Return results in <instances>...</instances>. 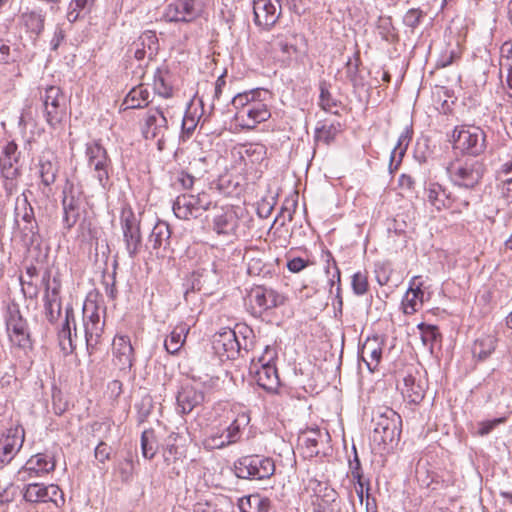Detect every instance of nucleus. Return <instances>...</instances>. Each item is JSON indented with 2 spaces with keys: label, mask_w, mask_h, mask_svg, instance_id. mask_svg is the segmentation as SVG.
<instances>
[{
  "label": "nucleus",
  "mask_w": 512,
  "mask_h": 512,
  "mask_svg": "<svg viewBox=\"0 0 512 512\" xmlns=\"http://www.w3.org/2000/svg\"><path fill=\"white\" fill-rule=\"evenodd\" d=\"M5 323L9 340L14 346L24 350L32 347L27 321L21 315L17 305L8 306Z\"/></svg>",
  "instance_id": "6"
},
{
  "label": "nucleus",
  "mask_w": 512,
  "mask_h": 512,
  "mask_svg": "<svg viewBox=\"0 0 512 512\" xmlns=\"http://www.w3.org/2000/svg\"><path fill=\"white\" fill-rule=\"evenodd\" d=\"M86 157L88 166L93 170L94 177L99 184L106 188L110 180V172L112 171V162L106 149L99 141H92L86 145Z\"/></svg>",
  "instance_id": "7"
},
{
  "label": "nucleus",
  "mask_w": 512,
  "mask_h": 512,
  "mask_svg": "<svg viewBox=\"0 0 512 512\" xmlns=\"http://www.w3.org/2000/svg\"><path fill=\"white\" fill-rule=\"evenodd\" d=\"M205 396L201 390L193 385H184L177 393V409L182 414L190 413L194 408L204 402Z\"/></svg>",
  "instance_id": "26"
},
{
  "label": "nucleus",
  "mask_w": 512,
  "mask_h": 512,
  "mask_svg": "<svg viewBox=\"0 0 512 512\" xmlns=\"http://www.w3.org/2000/svg\"><path fill=\"white\" fill-rule=\"evenodd\" d=\"M497 338L492 334H483L478 337L472 346L473 356L479 360L488 358L496 348Z\"/></svg>",
  "instance_id": "35"
},
{
  "label": "nucleus",
  "mask_w": 512,
  "mask_h": 512,
  "mask_svg": "<svg viewBox=\"0 0 512 512\" xmlns=\"http://www.w3.org/2000/svg\"><path fill=\"white\" fill-rule=\"evenodd\" d=\"M134 46V57L137 60H143L146 57L148 59H153V57L156 56L159 49V43L156 33L153 31H145L134 43Z\"/></svg>",
  "instance_id": "29"
},
{
  "label": "nucleus",
  "mask_w": 512,
  "mask_h": 512,
  "mask_svg": "<svg viewBox=\"0 0 512 512\" xmlns=\"http://www.w3.org/2000/svg\"><path fill=\"white\" fill-rule=\"evenodd\" d=\"M102 323L84 321V334L87 346H95L102 332Z\"/></svg>",
  "instance_id": "49"
},
{
  "label": "nucleus",
  "mask_w": 512,
  "mask_h": 512,
  "mask_svg": "<svg viewBox=\"0 0 512 512\" xmlns=\"http://www.w3.org/2000/svg\"><path fill=\"white\" fill-rule=\"evenodd\" d=\"M291 38H295L293 34H290L289 36H284L282 34H279L275 38L276 45L279 46L281 51L285 54L290 55L291 53L296 52L295 45L290 41Z\"/></svg>",
  "instance_id": "56"
},
{
  "label": "nucleus",
  "mask_w": 512,
  "mask_h": 512,
  "mask_svg": "<svg viewBox=\"0 0 512 512\" xmlns=\"http://www.w3.org/2000/svg\"><path fill=\"white\" fill-rule=\"evenodd\" d=\"M500 72H506L507 93L512 98V43L505 42L501 46Z\"/></svg>",
  "instance_id": "37"
},
{
  "label": "nucleus",
  "mask_w": 512,
  "mask_h": 512,
  "mask_svg": "<svg viewBox=\"0 0 512 512\" xmlns=\"http://www.w3.org/2000/svg\"><path fill=\"white\" fill-rule=\"evenodd\" d=\"M352 289L356 295H364L368 291V279L365 273L357 272L352 276Z\"/></svg>",
  "instance_id": "53"
},
{
  "label": "nucleus",
  "mask_w": 512,
  "mask_h": 512,
  "mask_svg": "<svg viewBox=\"0 0 512 512\" xmlns=\"http://www.w3.org/2000/svg\"><path fill=\"white\" fill-rule=\"evenodd\" d=\"M504 422V418H496L493 420H487L479 423L478 434L481 436L488 435L491 431L495 429L497 425Z\"/></svg>",
  "instance_id": "62"
},
{
  "label": "nucleus",
  "mask_w": 512,
  "mask_h": 512,
  "mask_svg": "<svg viewBox=\"0 0 512 512\" xmlns=\"http://www.w3.org/2000/svg\"><path fill=\"white\" fill-rule=\"evenodd\" d=\"M354 450V459L349 461V468L352 475L353 480L360 481L363 478L361 463L357 455L356 448L353 447Z\"/></svg>",
  "instance_id": "60"
},
{
  "label": "nucleus",
  "mask_w": 512,
  "mask_h": 512,
  "mask_svg": "<svg viewBox=\"0 0 512 512\" xmlns=\"http://www.w3.org/2000/svg\"><path fill=\"white\" fill-rule=\"evenodd\" d=\"M45 502H53L57 507H61L65 503L62 490L54 484L45 486Z\"/></svg>",
  "instance_id": "52"
},
{
  "label": "nucleus",
  "mask_w": 512,
  "mask_h": 512,
  "mask_svg": "<svg viewBox=\"0 0 512 512\" xmlns=\"http://www.w3.org/2000/svg\"><path fill=\"white\" fill-rule=\"evenodd\" d=\"M118 470L122 481H130L134 473L133 460L131 458H125L122 462L119 463Z\"/></svg>",
  "instance_id": "57"
},
{
  "label": "nucleus",
  "mask_w": 512,
  "mask_h": 512,
  "mask_svg": "<svg viewBox=\"0 0 512 512\" xmlns=\"http://www.w3.org/2000/svg\"><path fill=\"white\" fill-rule=\"evenodd\" d=\"M112 448L105 442L101 441L95 448V458L100 462L104 463L110 458Z\"/></svg>",
  "instance_id": "61"
},
{
  "label": "nucleus",
  "mask_w": 512,
  "mask_h": 512,
  "mask_svg": "<svg viewBox=\"0 0 512 512\" xmlns=\"http://www.w3.org/2000/svg\"><path fill=\"white\" fill-rule=\"evenodd\" d=\"M240 512H269L270 500L258 494L249 495L239 500Z\"/></svg>",
  "instance_id": "36"
},
{
  "label": "nucleus",
  "mask_w": 512,
  "mask_h": 512,
  "mask_svg": "<svg viewBox=\"0 0 512 512\" xmlns=\"http://www.w3.org/2000/svg\"><path fill=\"white\" fill-rule=\"evenodd\" d=\"M200 13L196 0H177L168 5L165 18L169 22H190Z\"/></svg>",
  "instance_id": "23"
},
{
  "label": "nucleus",
  "mask_w": 512,
  "mask_h": 512,
  "mask_svg": "<svg viewBox=\"0 0 512 512\" xmlns=\"http://www.w3.org/2000/svg\"><path fill=\"white\" fill-rule=\"evenodd\" d=\"M359 53H355L352 58H349L345 64L346 78L354 85H358L359 79V65H360Z\"/></svg>",
  "instance_id": "47"
},
{
  "label": "nucleus",
  "mask_w": 512,
  "mask_h": 512,
  "mask_svg": "<svg viewBox=\"0 0 512 512\" xmlns=\"http://www.w3.org/2000/svg\"><path fill=\"white\" fill-rule=\"evenodd\" d=\"M318 431H311L308 435L303 438V444L308 449L310 456L318 454Z\"/></svg>",
  "instance_id": "59"
},
{
  "label": "nucleus",
  "mask_w": 512,
  "mask_h": 512,
  "mask_svg": "<svg viewBox=\"0 0 512 512\" xmlns=\"http://www.w3.org/2000/svg\"><path fill=\"white\" fill-rule=\"evenodd\" d=\"M423 296L421 288H410L402 301L403 312L407 315L415 313L421 306Z\"/></svg>",
  "instance_id": "40"
},
{
  "label": "nucleus",
  "mask_w": 512,
  "mask_h": 512,
  "mask_svg": "<svg viewBox=\"0 0 512 512\" xmlns=\"http://www.w3.org/2000/svg\"><path fill=\"white\" fill-rule=\"evenodd\" d=\"M271 117L267 105L260 100L253 102L243 108L242 111L235 113V120L242 128L248 130L254 129L259 123L267 121Z\"/></svg>",
  "instance_id": "19"
},
{
  "label": "nucleus",
  "mask_w": 512,
  "mask_h": 512,
  "mask_svg": "<svg viewBox=\"0 0 512 512\" xmlns=\"http://www.w3.org/2000/svg\"><path fill=\"white\" fill-rule=\"evenodd\" d=\"M84 321L101 323L100 316L97 311V307L92 305L91 307L85 306L83 309Z\"/></svg>",
  "instance_id": "64"
},
{
  "label": "nucleus",
  "mask_w": 512,
  "mask_h": 512,
  "mask_svg": "<svg viewBox=\"0 0 512 512\" xmlns=\"http://www.w3.org/2000/svg\"><path fill=\"white\" fill-rule=\"evenodd\" d=\"M238 227V216L231 206L221 207L213 218V230L218 235H231Z\"/></svg>",
  "instance_id": "28"
},
{
  "label": "nucleus",
  "mask_w": 512,
  "mask_h": 512,
  "mask_svg": "<svg viewBox=\"0 0 512 512\" xmlns=\"http://www.w3.org/2000/svg\"><path fill=\"white\" fill-rule=\"evenodd\" d=\"M72 329L74 330V337L76 338L77 332L74 312L71 307H66L65 322L58 334L60 345L65 353H71L75 348Z\"/></svg>",
  "instance_id": "30"
},
{
  "label": "nucleus",
  "mask_w": 512,
  "mask_h": 512,
  "mask_svg": "<svg viewBox=\"0 0 512 512\" xmlns=\"http://www.w3.org/2000/svg\"><path fill=\"white\" fill-rule=\"evenodd\" d=\"M253 13L255 24L269 30L281 15L280 0H253Z\"/></svg>",
  "instance_id": "18"
},
{
  "label": "nucleus",
  "mask_w": 512,
  "mask_h": 512,
  "mask_svg": "<svg viewBox=\"0 0 512 512\" xmlns=\"http://www.w3.org/2000/svg\"><path fill=\"white\" fill-rule=\"evenodd\" d=\"M42 283L45 286L44 311L47 320L51 323L57 321L61 314L60 283L54 278L51 285V274L45 271L42 275Z\"/></svg>",
  "instance_id": "16"
},
{
  "label": "nucleus",
  "mask_w": 512,
  "mask_h": 512,
  "mask_svg": "<svg viewBox=\"0 0 512 512\" xmlns=\"http://www.w3.org/2000/svg\"><path fill=\"white\" fill-rule=\"evenodd\" d=\"M16 223L20 226L25 241L33 243L38 234V224L34 209L28 201L26 192H23L15 204Z\"/></svg>",
  "instance_id": "14"
},
{
  "label": "nucleus",
  "mask_w": 512,
  "mask_h": 512,
  "mask_svg": "<svg viewBox=\"0 0 512 512\" xmlns=\"http://www.w3.org/2000/svg\"><path fill=\"white\" fill-rule=\"evenodd\" d=\"M260 95L258 90H252L244 93H239L235 95L231 101L233 107L236 109V112L242 111L243 108L248 105H252L253 102L257 101V97Z\"/></svg>",
  "instance_id": "45"
},
{
  "label": "nucleus",
  "mask_w": 512,
  "mask_h": 512,
  "mask_svg": "<svg viewBox=\"0 0 512 512\" xmlns=\"http://www.w3.org/2000/svg\"><path fill=\"white\" fill-rule=\"evenodd\" d=\"M235 475L245 480L269 479L275 473V463L270 457L261 455L242 456L234 462Z\"/></svg>",
  "instance_id": "2"
},
{
  "label": "nucleus",
  "mask_w": 512,
  "mask_h": 512,
  "mask_svg": "<svg viewBox=\"0 0 512 512\" xmlns=\"http://www.w3.org/2000/svg\"><path fill=\"white\" fill-rule=\"evenodd\" d=\"M20 23L28 32L38 36L44 29L45 14L38 9H26L20 15Z\"/></svg>",
  "instance_id": "34"
},
{
  "label": "nucleus",
  "mask_w": 512,
  "mask_h": 512,
  "mask_svg": "<svg viewBox=\"0 0 512 512\" xmlns=\"http://www.w3.org/2000/svg\"><path fill=\"white\" fill-rule=\"evenodd\" d=\"M446 170L454 185L473 189L481 182L485 167L480 160L467 158L452 161Z\"/></svg>",
  "instance_id": "1"
},
{
  "label": "nucleus",
  "mask_w": 512,
  "mask_h": 512,
  "mask_svg": "<svg viewBox=\"0 0 512 512\" xmlns=\"http://www.w3.org/2000/svg\"><path fill=\"white\" fill-rule=\"evenodd\" d=\"M384 339L379 336L368 337L359 350V358L370 372H374L381 362Z\"/></svg>",
  "instance_id": "22"
},
{
  "label": "nucleus",
  "mask_w": 512,
  "mask_h": 512,
  "mask_svg": "<svg viewBox=\"0 0 512 512\" xmlns=\"http://www.w3.org/2000/svg\"><path fill=\"white\" fill-rule=\"evenodd\" d=\"M469 205L470 200L467 197L463 198L450 193L449 204L446 209H450L454 213H462L464 210L468 209Z\"/></svg>",
  "instance_id": "54"
},
{
  "label": "nucleus",
  "mask_w": 512,
  "mask_h": 512,
  "mask_svg": "<svg viewBox=\"0 0 512 512\" xmlns=\"http://www.w3.org/2000/svg\"><path fill=\"white\" fill-rule=\"evenodd\" d=\"M154 91L161 97L169 98L172 96V87L166 83V78L161 70H157L154 74Z\"/></svg>",
  "instance_id": "50"
},
{
  "label": "nucleus",
  "mask_w": 512,
  "mask_h": 512,
  "mask_svg": "<svg viewBox=\"0 0 512 512\" xmlns=\"http://www.w3.org/2000/svg\"><path fill=\"white\" fill-rule=\"evenodd\" d=\"M376 29L377 33L381 36L383 40L387 42L395 41L396 33L391 18H379Z\"/></svg>",
  "instance_id": "48"
},
{
  "label": "nucleus",
  "mask_w": 512,
  "mask_h": 512,
  "mask_svg": "<svg viewBox=\"0 0 512 512\" xmlns=\"http://www.w3.org/2000/svg\"><path fill=\"white\" fill-rule=\"evenodd\" d=\"M142 455L146 459H152L157 452V440L152 429L144 430L141 435Z\"/></svg>",
  "instance_id": "44"
},
{
  "label": "nucleus",
  "mask_w": 512,
  "mask_h": 512,
  "mask_svg": "<svg viewBox=\"0 0 512 512\" xmlns=\"http://www.w3.org/2000/svg\"><path fill=\"white\" fill-rule=\"evenodd\" d=\"M276 357V352L269 345L265 346L264 353L259 357L260 368L255 371L257 384L268 392H277L280 380L277 368L271 362Z\"/></svg>",
  "instance_id": "11"
},
{
  "label": "nucleus",
  "mask_w": 512,
  "mask_h": 512,
  "mask_svg": "<svg viewBox=\"0 0 512 512\" xmlns=\"http://www.w3.org/2000/svg\"><path fill=\"white\" fill-rule=\"evenodd\" d=\"M336 135V128L333 125L330 126H323L322 128L317 130V139L321 140L325 143H329L331 140L334 139Z\"/></svg>",
  "instance_id": "63"
},
{
  "label": "nucleus",
  "mask_w": 512,
  "mask_h": 512,
  "mask_svg": "<svg viewBox=\"0 0 512 512\" xmlns=\"http://www.w3.org/2000/svg\"><path fill=\"white\" fill-rule=\"evenodd\" d=\"M24 429L21 426L11 427L0 438V468L10 463L24 443Z\"/></svg>",
  "instance_id": "17"
},
{
  "label": "nucleus",
  "mask_w": 512,
  "mask_h": 512,
  "mask_svg": "<svg viewBox=\"0 0 512 512\" xmlns=\"http://www.w3.org/2000/svg\"><path fill=\"white\" fill-rule=\"evenodd\" d=\"M142 136L146 140H155L158 150L162 151L166 143L168 120L160 107L150 108L140 123Z\"/></svg>",
  "instance_id": "4"
},
{
  "label": "nucleus",
  "mask_w": 512,
  "mask_h": 512,
  "mask_svg": "<svg viewBox=\"0 0 512 512\" xmlns=\"http://www.w3.org/2000/svg\"><path fill=\"white\" fill-rule=\"evenodd\" d=\"M113 364L119 369L120 376L129 379L134 378L131 373L135 356L130 338L126 335H116L112 343Z\"/></svg>",
  "instance_id": "13"
},
{
  "label": "nucleus",
  "mask_w": 512,
  "mask_h": 512,
  "mask_svg": "<svg viewBox=\"0 0 512 512\" xmlns=\"http://www.w3.org/2000/svg\"><path fill=\"white\" fill-rule=\"evenodd\" d=\"M172 440L175 439L172 436H169L167 439V443L162 451L164 462L167 465L175 463L181 457V452L179 451V448L172 442Z\"/></svg>",
  "instance_id": "51"
},
{
  "label": "nucleus",
  "mask_w": 512,
  "mask_h": 512,
  "mask_svg": "<svg viewBox=\"0 0 512 512\" xmlns=\"http://www.w3.org/2000/svg\"><path fill=\"white\" fill-rule=\"evenodd\" d=\"M38 175L45 187H50L57 178L59 172V160L50 149H45L38 159Z\"/></svg>",
  "instance_id": "24"
},
{
  "label": "nucleus",
  "mask_w": 512,
  "mask_h": 512,
  "mask_svg": "<svg viewBox=\"0 0 512 512\" xmlns=\"http://www.w3.org/2000/svg\"><path fill=\"white\" fill-rule=\"evenodd\" d=\"M150 103V92L143 84L133 87L126 95L122 106L123 109H141Z\"/></svg>",
  "instance_id": "33"
},
{
  "label": "nucleus",
  "mask_w": 512,
  "mask_h": 512,
  "mask_svg": "<svg viewBox=\"0 0 512 512\" xmlns=\"http://www.w3.org/2000/svg\"><path fill=\"white\" fill-rule=\"evenodd\" d=\"M21 152L14 141L7 142L0 153V172L2 177L20 176Z\"/></svg>",
  "instance_id": "21"
},
{
  "label": "nucleus",
  "mask_w": 512,
  "mask_h": 512,
  "mask_svg": "<svg viewBox=\"0 0 512 512\" xmlns=\"http://www.w3.org/2000/svg\"><path fill=\"white\" fill-rule=\"evenodd\" d=\"M319 105L321 108L327 112H332L333 107L336 106L335 101L332 99L330 92L328 89L322 85L320 87V100Z\"/></svg>",
  "instance_id": "58"
},
{
  "label": "nucleus",
  "mask_w": 512,
  "mask_h": 512,
  "mask_svg": "<svg viewBox=\"0 0 512 512\" xmlns=\"http://www.w3.org/2000/svg\"><path fill=\"white\" fill-rule=\"evenodd\" d=\"M423 16L424 13L420 9H410L405 13L403 22L407 27L415 29L420 24Z\"/></svg>",
  "instance_id": "55"
},
{
  "label": "nucleus",
  "mask_w": 512,
  "mask_h": 512,
  "mask_svg": "<svg viewBox=\"0 0 512 512\" xmlns=\"http://www.w3.org/2000/svg\"><path fill=\"white\" fill-rule=\"evenodd\" d=\"M411 130L409 128H405V130L400 134L397 144L394 147L392 153H391V162L390 166L394 163V161L397 158L395 168H397L398 164L401 162L402 157L404 156L407 147L411 140Z\"/></svg>",
  "instance_id": "42"
},
{
  "label": "nucleus",
  "mask_w": 512,
  "mask_h": 512,
  "mask_svg": "<svg viewBox=\"0 0 512 512\" xmlns=\"http://www.w3.org/2000/svg\"><path fill=\"white\" fill-rule=\"evenodd\" d=\"M120 225L125 250L129 258L134 259L140 253L142 248L140 221L131 209H127L123 210L121 213Z\"/></svg>",
  "instance_id": "9"
},
{
  "label": "nucleus",
  "mask_w": 512,
  "mask_h": 512,
  "mask_svg": "<svg viewBox=\"0 0 512 512\" xmlns=\"http://www.w3.org/2000/svg\"><path fill=\"white\" fill-rule=\"evenodd\" d=\"M249 299L253 309L259 314L284 303V297L281 294L263 286L252 289Z\"/></svg>",
  "instance_id": "20"
},
{
  "label": "nucleus",
  "mask_w": 512,
  "mask_h": 512,
  "mask_svg": "<svg viewBox=\"0 0 512 512\" xmlns=\"http://www.w3.org/2000/svg\"><path fill=\"white\" fill-rule=\"evenodd\" d=\"M80 198L73 193V186H66L63 190V225L71 229L79 217Z\"/></svg>",
  "instance_id": "27"
},
{
  "label": "nucleus",
  "mask_w": 512,
  "mask_h": 512,
  "mask_svg": "<svg viewBox=\"0 0 512 512\" xmlns=\"http://www.w3.org/2000/svg\"><path fill=\"white\" fill-rule=\"evenodd\" d=\"M213 201L207 192L197 195H179L173 203V212L179 219L188 220L199 217L203 211L209 210Z\"/></svg>",
  "instance_id": "5"
},
{
  "label": "nucleus",
  "mask_w": 512,
  "mask_h": 512,
  "mask_svg": "<svg viewBox=\"0 0 512 512\" xmlns=\"http://www.w3.org/2000/svg\"><path fill=\"white\" fill-rule=\"evenodd\" d=\"M425 192L427 201L436 210L441 211L447 208L451 192H448L443 185L437 182H429L425 187Z\"/></svg>",
  "instance_id": "31"
},
{
  "label": "nucleus",
  "mask_w": 512,
  "mask_h": 512,
  "mask_svg": "<svg viewBox=\"0 0 512 512\" xmlns=\"http://www.w3.org/2000/svg\"><path fill=\"white\" fill-rule=\"evenodd\" d=\"M242 343L235 330L225 328L214 335L213 337V349L221 357L227 359H234L243 348L248 351L251 348L252 342L248 343L247 336H243Z\"/></svg>",
  "instance_id": "12"
},
{
  "label": "nucleus",
  "mask_w": 512,
  "mask_h": 512,
  "mask_svg": "<svg viewBox=\"0 0 512 512\" xmlns=\"http://www.w3.org/2000/svg\"><path fill=\"white\" fill-rule=\"evenodd\" d=\"M24 499L31 503L45 502V485L30 483L25 487Z\"/></svg>",
  "instance_id": "46"
},
{
  "label": "nucleus",
  "mask_w": 512,
  "mask_h": 512,
  "mask_svg": "<svg viewBox=\"0 0 512 512\" xmlns=\"http://www.w3.org/2000/svg\"><path fill=\"white\" fill-rule=\"evenodd\" d=\"M189 331V324L184 322L177 324L164 341L166 351L172 355L178 353L184 345Z\"/></svg>",
  "instance_id": "32"
},
{
  "label": "nucleus",
  "mask_w": 512,
  "mask_h": 512,
  "mask_svg": "<svg viewBox=\"0 0 512 512\" xmlns=\"http://www.w3.org/2000/svg\"><path fill=\"white\" fill-rule=\"evenodd\" d=\"M485 133L479 127H456L452 134L455 149L477 156L485 150Z\"/></svg>",
  "instance_id": "8"
},
{
  "label": "nucleus",
  "mask_w": 512,
  "mask_h": 512,
  "mask_svg": "<svg viewBox=\"0 0 512 512\" xmlns=\"http://www.w3.org/2000/svg\"><path fill=\"white\" fill-rule=\"evenodd\" d=\"M171 236L169 225L166 222H158L152 229L148 238V243L152 249H159L161 246L168 244Z\"/></svg>",
  "instance_id": "39"
},
{
  "label": "nucleus",
  "mask_w": 512,
  "mask_h": 512,
  "mask_svg": "<svg viewBox=\"0 0 512 512\" xmlns=\"http://www.w3.org/2000/svg\"><path fill=\"white\" fill-rule=\"evenodd\" d=\"M417 328L423 345L432 353L435 343L441 338V334L435 325L420 323Z\"/></svg>",
  "instance_id": "41"
},
{
  "label": "nucleus",
  "mask_w": 512,
  "mask_h": 512,
  "mask_svg": "<svg viewBox=\"0 0 512 512\" xmlns=\"http://www.w3.org/2000/svg\"><path fill=\"white\" fill-rule=\"evenodd\" d=\"M93 3L94 0H72L68 8L67 20L71 23L76 22L82 13L86 14L90 11Z\"/></svg>",
  "instance_id": "43"
},
{
  "label": "nucleus",
  "mask_w": 512,
  "mask_h": 512,
  "mask_svg": "<svg viewBox=\"0 0 512 512\" xmlns=\"http://www.w3.org/2000/svg\"><path fill=\"white\" fill-rule=\"evenodd\" d=\"M374 421V435L383 443H391L398 439L401 433V417L390 408H386Z\"/></svg>",
  "instance_id": "15"
},
{
  "label": "nucleus",
  "mask_w": 512,
  "mask_h": 512,
  "mask_svg": "<svg viewBox=\"0 0 512 512\" xmlns=\"http://www.w3.org/2000/svg\"><path fill=\"white\" fill-rule=\"evenodd\" d=\"M55 469L54 457L47 453H38L33 455L19 471L22 480H26V476L47 474Z\"/></svg>",
  "instance_id": "25"
},
{
  "label": "nucleus",
  "mask_w": 512,
  "mask_h": 512,
  "mask_svg": "<svg viewBox=\"0 0 512 512\" xmlns=\"http://www.w3.org/2000/svg\"><path fill=\"white\" fill-rule=\"evenodd\" d=\"M42 99L46 122L55 129L66 116V98L59 87L49 86Z\"/></svg>",
  "instance_id": "10"
},
{
  "label": "nucleus",
  "mask_w": 512,
  "mask_h": 512,
  "mask_svg": "<svg viewBox=\"0 0 512 512\" xmlns=\"http://www.w3.org/2000/svg\"><path fill=\"white\" fill-rule=\"evenodd\" d=\"M227 419L231 423L225 427L220 435H212L211 442L213 448H222L229 444L236 443L241 437V431L250 422V415L247 410L240 406H233L227 413Z\"/></svg>",
  "instance_id": "3"
},
{
  "label": "nucleus",
  "mask_w": 512,
  "mask_h": 512,
  "mask_svg": "<svg viewBox=\"0 0 512 512\" xmlns=\"http://www.w3.org/2000/svg\"><path fill=\"white\" fill-rule=\"evenodd\" d=\"M403 395L411 403H419L425 396L424 386L416 381V378L408 375L404 378V388L402 389Z\"/></svg>",
  "instance_id": "38"
}]
</instances>
